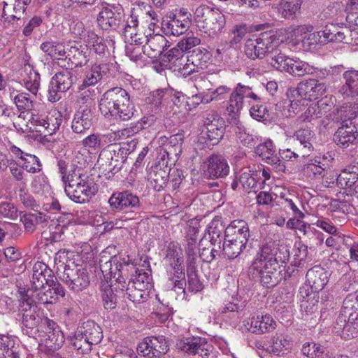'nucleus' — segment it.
<instances>
[{"mask_svg":"<svg viewBox=\"0 0 358 358\" xmlns=\"http://www.w3.org/2000/svg\"><path fill=\"white\" fill-rule=\"evenodd\" d=\"M101 113L108 119L129 121L136 110L129 93L122 87H113L102 95L99 101Z\"/></svg>","mask_w":358,"mask_h":358,"instance_id":"nucleus-1","label":"nucleus"},{"mask_svg":"<svg viewBox=\"0 0 358 358\" xmlns=\"http://www.w3.org/2000/svg\"><path fill=\"white\" fill-rule=\"evenodd\" d=\"M99 266L105 280L111 281L115 292H117L119 289L122 294L126 287V281H130L134 274L138 272L136 265L129 258L126 259L117 256L112 257L104 262L101 260Z\"/></svg>","mask_w":358,"mask_h":358,"instance_id":"nucleus-2","label":"nucleus"},{"mask_svg":"<svg viewBox=\"0 0 358 358\" xmlns=\"http://www.w3.org/2000/svg\"><path fill=\"white\" fill-rule=\"evenodd\" d=\"M31 289L20 288L18 290V312L21 315L22 322L24 328L22 331L29 337H35L39 332V328L43 329V322L45 317H42L37 313L36 300L31 294Z\"/></svg>","mask_w":358,"mask_h":358,"instance_id":"nucleus-3","label":"nucleus"},{"mask_svg":"<svg viewBox=\"0 0 358 358\" xmlns=\"http://www.w3.org/2000/svg\"><path fill=\"white\" fill-rule=\"evenodd\" d=\"M137 145L135 140L122 144H110L102 149L99 155L98 162H105L106 171L118 172L127 159L128 155L133 152Z\"/></svg>","mask_w":358,"mask_h":358,"instance_id":"nucleus-4","label":"nucleus"},{"mask_svg":"<svg viewBox=\"0 0 358 358\" xmlns=\"http://www.w3.org/2000/svg\"><path fill=\"white\" fill-rule=\"evenodd\" d=\"M83 171V169L73 172L70 180L64 184L66 194L70 199L78 203L88 201L96 192L94 182Z\"/></svg>","mask_w":358,"mask_h":358,"instance_id":"nucleus-5","label":"nucleus"},{"mask_svg":"<svg viewBox=\"0 0 358 358\" xmlns=\"http://www.w3.org/2000/svg\"><path fill=\"white\" fill-rule=\"evenodd\" d=\"M327 91V85L317 79H308L300 82L296 88H290L287 91L290 100V108L294 113L298 102L301 100H316L323 96Z\"/></svg>","mask_w":358,"mask_h":358,"instance_id":"nucleus-6","label":"nucleus"},{"mask_svg":"<svg viewBox=\"0 0 358 358\" xmlns=\"http://www.w3.org/2000/svg\"><path fill=\"white\" fill-rule=\"evenodd\" d=\"M196 22L210 36H215L222 31L226 24L225 15L217 8L201 5L194 12Z\"/></svg>","mask_w":358,"mask_h":358,"instance_id":"nucleus-7","label":"nucleus"},{"mask_svg":"<svg viewBox=\"0 0 358 358\" xmlns=\"http://www.w3.org/2000/svg\"><path fill=\"white\" fill-rule=\"evenodd\" d=\"M276 37L271 32H263L259 35H253L245 43V55L250 59L268 57L276 45Z\"/></svg>","mask_w":358,"mask_h":358,"instance_id":"nucleus-8","label":"nucleus"},{"mask_svg":"<svg viewBox=\"0 0 358 358\" xmlns=\"http://www.w3.org/2000/svg\"><path fill=\"white\" fill-rule=\"evenodd\" d=\"M250 98L254 101H259L261 99L253 92L251 87L238 83L230 93L226 111L228 115L227 121L229 124H238V116L243 106L245 99Z\"/></svg>","mask_w":358,"mask_h":358,"instance_id":"nucleus-9","label":"nucleus"},{"mask_svg":"<svg viewBox=\"0 0 358 358\" xmlns=\"http://www.w3.org/2000/svg\"><path fill=\"white\" fill-rule=\"evenodd\" d=\"M60 278L71 290L76 292L87 288L90 283L87 268L78 265L73 267L66 265Z\"/></svg>","mask_w":358,"mask_h":358,"instance_id":"nucleus-10","label":"nucleus"},{"mask_svg":"<svg viewBox=\"0 0 358 358\" xmlns=\"http://www.w3.org/2000/svg\"><path fill=\"white\" fill-rule=\"evenodd\" d=\"M191 14L180 10L166 15L161 22L163 33L166 36H180L185 34L191 25Z\"/></svg>","mask_w":358,"mask_h":358,"instance_id":"nucleus-11","label":"nucleus"},{"mask_svg":"<svg viewBox=\"0 0 358 358\" xmlns=\"http://www.w3.org/2000/svg\"><path fill=\"white\" fill-rule=\"evenodd\" d=\"M76 80L72 71L64 70L52 76L49 84L48 99L55 103L60 100L61 94L68 91Z\"/></svg>","mask_w":358,"mask_h":358,"instance_id":"nucleus-12","label":"nucleus"},{"mask_svg":"<svg viewBox=\"0 0 358 358\" xmlns=\"http://www.w3.org/2000/svg\"><path fill=\"white\" fill-rule=\"evenodd\" d=\"M124 8L120 4H108L99 11L97 23L103 30H116L124 22Z\"/></svg>","mask_w":358,"mask_h":358,"instance_id":"nucleus-13","label":"nucleus"},{"mask_svg":"<svg viewBox=\"0 0 358 358\" xmlns=\"http://www.w3.org/2000/svg\"><path fill=\"white\" fill-rule=\"evenodd\" d=\"M108 203L112 210L117 212H135L141 208L138 196L129 190L113 193Z\"/></svg>","mask_w":358,"mask_h":358,"instance_id":"nucleus-14","label":"nucleus"},{"mask_svg":"<svg viewBox=\"0 0 358 358\" xmlns=\"http://www.w3.org/2000/svg\"><path fill=\"white\" fill-rule=\"evenodd\" d=\"M175 245L172 248L169 246L166 257L170 259H173L170 262L171 270L168 271L169 280L171 282L173 289H178L182 290L183 293L185 292L186 280L185 273L182 264L183 258L176 253Z\"/></svg>","mask_w":358,"mask_h":358,"instance_id":"nucleus-15","label":"nucleus"},{"mask_svg":"<svg viewBox=\"0 0 358 358\" xmlns=\"http://www.w3.org/2000/svg\"><path fill=\"white\" fill-rule=\"evenodd\" d=\"M177 348L189 355H199L208 358L212 350V345L204 338L192 337L179 339L176 342Z\"/></svg>","mask_w":358,"mask_h":358,"instance_id":"nucleus-16","label":"nucleus"},{"mask_svg":"<svg viewBox=\"0 0 358 358\" xmlns=\"http://www.w3.org/2000/svg\"><path fill=\"white\" fill-rule=\"evenodd\" d=\"M45 335L41 341L50 351H55L62 348L64 343V336L59 326L53 320L45 317L43 322Z\"/></svg>","mask_w":358,"mask_h":358,"instance_id":"nucleus-17","label":"nucleus"},{"mask_svg":"<svg viewBox=\"0 0 358 358\" xmlns=\"http://www.w3.org/2000/svg\"><path fill=\"white\" fill-rule=\"evenodd\" d=\"M203 122L206 129L207 139L211 144H217L224 134L223 119L217 113L211 111L203 115Z\"/></svg>","mask_w":358,"mask_h":358,"instance_id":"nucleus-18","label":"nucleus"},{"mask_svg":"<svg viewBox=\"0 0 358 358\" xmlns=\"http://www.w3.org/2000/svg\"><path fill=\"white\" fill-rule=\"evenodd\" d=\"M343 314L338 317V320L345 322V318L348 317V322L343 327V330L349 331L352 327L358 328V294H348L343 301L342 306Z\"/></svg>","mask_w":358,"mask_h":358,"instance_id":"nucleus-19","label":"nucleus"},{"mask_svg":"<svg viewBox=\"0 0 358 358\" xmlns=\"http://www.w3.org/2000/svg\"><path fill=\"white\" fill-rule=\"evenodd\" d=\"M255 153L277 172L284 171L285 166L280 157L275 154L273 143L268 140L259 144L255 148Z\"/></svg>","mask_w":358,"mask_h":358,"instance_id":"nucleus-20","label":"nucleus"},{"mask_svg":"<svg viewBox=\"0 0 358 358\" xmlns=\"http://www.w3.org/2000/svg\"><path fill=\"white\" fill-rule=\"evenodd\" d=\"M205 173L210 178H224L229 173L227 159L221 155L213 154L206 160Z\"/></svg>","mask_w":358,"mask_h":358,"instance_id":"nucleus-21","label":"nucleus"},{"mask_svg":"<svg viewBox=\"0 0 358 358\" xmlns=\"http://www.w3.org/2000/svg\"><path fill=\"white\" fill-rule=\"evenodd\" d=\"M52 271L42 262H36L32 268V275L31 278V294L34 295V291H37L44 287L53 276Z\"/></svg>","mask_w":358,"mask_h":358,"instance_id":"nucleus-22","label":"nucleus"},{"mask_svg":"<svg viewBox=\"0 0 358 358\" xmlns=\"http://www.w3.org/2000/svg\"><path fill=\"white\" fill-rule=\"evenodd\" d=\"M210 59V54L206 49L196 48L189 55H186V62L184 64L183 70L186 71L184 74H190L194 72L195 68L203 69Z\"/></svg>","mask_w":358,"mask_h":358,"instance_id":"nucleus-23","label":"nucleus"},{"mask_svg":"<svg viewBox=\"0 0 358 358\" xmlns=\"http://www.w3.org/2000/svg\"><path fill=\"white\" fill-rule=\"evenodd\" d=\"M110 65L107 63L95 64L91 69L86 71L83 83L79 86V90L94 86L101 79L107 77L110 73Z\"/></svg>","mask_w":358,"mask_h":358,"instance_id":"nucleus-24","label":"nucleus"},{"mask_svg":"<svg viewBox=\"0 0 358 358\" xmlns=\"http://www.w3.org/2000/svg\"><path fill=\"white\" fill-rule=\"evenodd\" d=\"M282 271L273 266L262 265L259 269H252L253 278L259 276L261 283L267 288L275 286L282 279Z\"/></svg>","mask_w":358,"mask_h":358,"instance_id":"nucleus-25","label":"nucleus"},{"mask_svg":"<svg viewBox=\"0 0 358 358\" xmlns=\"http://www.w3.org/2000/svg\"><path fill=\"white\" fill-rule=\"evenodd\" d=\"M357 134V129L354 123L348 124L347 120H342L341 126L334 134V140L341 147L348 148L355 141Z\"/></svg>","mask_w":358,"mask_h":358,"instance_id":"nucleus-26","label":"nucleus"},{"mask_svg":"<svg viewBox=\"0 0 358 358\" xmlns=\"http://www.w3.org/2000/svg\"><path fill=\"white\" fill-rule=\"evenodd\" d=\"M306 282L313 292L322 290L329 281L328 272L320 266L309 269L306 273Z\"/></svg>","mask_w":358,"mask_h":358,"instance_id":"nucleus-27","label":"nucleus"},{"mask_svg":"<svg viewBox=\"0 0 358 358\" xmlns=\"http://www.w3.org/2000/svg\"><path fill=\"white\" fill-rule=\"evenodd\" d=\"M250 236L249 227L247 223L242 220H237L231 222L226 228V234L224 237L232 238V240L244 243L247 245Z\"/></svg>","mask_w":358,"mask_h":358,"instance_id":"nucleus-28","label":"nucleus"},{"mask_svg":"<svg viewBox=\"0 0 358 358\" xmlns=\"http://www.w3.org/2000/svg\"><path fill=\"white\" fill-rule=\"evenodd\" d=\"M358 180V168L356 166L348 167L341 171L336 176V181L324 180L325 186L333 187L335 184L340 188H352Z\"/></svg>","mask_w":358,"mask_h":358,"instance_id":"nucleus-29","label":"nucleus"},{"mask_svg":"<svg viewBox=\"0 0 358 358\" xmlns=\"http://www.w3.org/2000/svg\"><path fill=\"white\" fill-rule=\"evenodd\" d=\"M169 47V43L162 34L150 36L143 46V52L150 58L161 55L164 49Z\"/></svg>","mask_w":358,"mask_h":358,"instance_id":"nucleus-30","label":"nucleus"},{"mask_svg":"<svg viewBox=\"0 0 358 358\" xmlns=\"http://www.w3.org/2000/svg\"><path fill=\"white\" fill-rule=\"evenodd\" d=\"M66 54L69 64L73 68L82 67L89 61V50L86 45L79 43L71 45Z\"/></svg>","mask_w":358,"mask_h":358,"instance_id":"nucleus-31","label":"nucleus"},{"mask_svg":"<svg viewBox=\"0 0 358 358\" xmlns=\"http://www.w3.org/2000/svg\"><path fill=\"white\" fill-rule=\"evenodd\" d=\"M343 77L345 83L340 88L339 92L344 98L358 97V71L350 69L343 73Z\"/></svg>","mask_w":358,"mask_h":358,"instance_id":"nucleus-32","label":"nucleus"},{"mask_svg":"<svg viewBox=\"0 0 358 358\" xmlns=\"http://www.w3.org/2000/svg\"><path fill=\"white\" fill-rule=\"evenodd\" d=\"M85 42L92 46V50L96 54L99 55H104L108 51L109 47L114 48L115 45V41L113 39H105L92 30L87 31Z\"/></svg>","mask_w":358,"mask_h":358,"instance_id":"nucleus-33","label":"nucleus"},{"mask_svg":"<svg viewBox=\"0 0 358 358\" xmlns=\"http://www.w3.org/2000/svg\"><path fill=\"white\" fill-rule=\"evenodd\" d=\"M93 124V115L90 108H85L82 110H78L72 121L71 128L73 132L83 134L88 130Z\"/></svg>","mask_w":358,"mask_h":358,"instance_id":"nucleus-34","label":"nucleus"},{"mask_svg":"<svg viewBox=\"0 0 358 358\" xmlns=\"http://www.w3.org/2000/svg\"><path fill=\"white\" fill-rule=\"evenodd\" d=\"M226 228L222 218L219 216H215L207 227L206 233L209 235L211 244L215 246L217 245L219 249L221 248L223 233L226 234Z\"/></svg>","mask_w":358,"mask_h":358,"instance_id":"nucleus-35","label":"nucleus"},{"mask_svg":"<svg viewBox=\"0 0 358 358\" xmlns=\"http://www.w3.org/2000/svg\"><path fill=\"white\" fill-rule=\"evenodd\" d=\"M77 331L80 333V335L84 336L85 341H88L92 345L98 344L103 338L101 327L94 321L88 320L83 322L78 328Z\"/></svg>","mask_w":358,"mask_h":358,"instance_id":"nucleus-36","label":"nucleus"},{"mask_svg":"<svg viewBox=\"0 0 358 358\" xmlns=\"http://www.w3.org/2000/svg\"><path fill=\"white\" fill-rule=\"evenodd\" d=\"M248 324H250V328H248V329L256 334H262L266 332H270L276 327L275 321L269 315L252 317L250 323L248 322Z\"/></svg>","mask_w":358,"mask_h":358,"instance_id":"nucleus-37","label":"nucleus"},{"mask_svg":"<svg viewBox=\"0 0 358 358\" xmlns=\"http://www.w3.org/2000/svg\"><path fill=\"white\" fill-rule=\"evenodd\" d=\"M294 136L303 145V148L300 152L302 157L310 155V153L314 150L313 143L315 138L314 132L308 128L300 129L294 133Z\"/></svg>","mask_w":358,"mask_h":358,"instance_id":"nucleus-38","label":"nucleus"},{"mask_svg":"<svg viewBox=\"0 0 358 358\" xmlns=\"http://www.w3.org/2000/svg\"><path fill=\"white\" fill-rule=\"evenodd\" d=\"M274 250L271 246L264 245L261 248L259 256L257 257L249 268V272L252 273V269H259L262 265L272 266V261L274 257Z\"/></svg>","mask_w":358,"mask_h":358,"instance_id":"nucleus-39","label":"nucleus"},{"mask_svg":"<svg viewBox=\"0 0 358 358\" xmlns=\"http://www.w3.org/2000/svg\"><path fill=\"white\" fill-rule=\"evenodd\" d=\"M246 245L244 243L224 237V242L221 248L222 252L229 259H234L246 248Z\"/></svg>","mask_w":358,"mask_h":358,"instance_id":"nucleus-40","label":"nucleus"},{"mask_svg":"<svg viewBox=\"0 0 358 358\" xmlns=\"http://www.w3.org/2000/svg\"><path fill=\"white\" fill-rule=\"evenodd\" d=\"M266 60L268 63L275 70L281 72H285L286 68L289 64L288 60H290V57L282 53L276 45L274 47L273 52H271L266 58Z\"/></svg>","mask_w":358,"mask_h":358,"instance_id":"nucleus-41","label":"nucleus"},{"mask_svg":"<svg viewBox=\"0 0 358 358\" xmlns=\"http://www.w3.org/2000/svg\"><path fill=\"white\" fill-rule=\"evenodd\" d=\"M140 283L134 284L131 281H128L124 288V296L134 303H140L143 299L148 296V292L145 287L141 286Z\"/></svg>","mask_w":358,"mask_h":358,"instance_id":"nucleus-42","label":"nucleus"},{"mask_svg":"<svg viewBox=\"0 0 358 358\" xmlns=\"http://www.w3.org/2000/svg\"><path fill=\"white\" fill-rule=\"evenodd\" d=\"M169 173L161 167H156L149 174V180L153 188L159 192L164 189L168 183Z\"/></svg>","mask_w":358,"mask_h":358,"instance_id":"nucleus-43","label":"nucleus"},{"mask_svg":"<svg viewBox=\"0 0 358 358\" xmlns=\"http://www.w3.org/2000/svg\"><path fill=\"white\" fill-rule=\"evenodd\" d=\"M288 62L289 64L285 72L293 76L301 77L307 74L313 73V68L303 61L294 60L290 58V60H288Z\"/></svg>","mask_w":358,"mask_h":358,"instance_id":"nucleus-44","label":"nucleus"},{"mask_svg":"<svg viewBox=\"0 0 358 358\" xmlns=\"http://www.w3.org/2000/svg\"><path fill=\"white\" fill-rule=\"evenodd\" d=\"M184 136L182 134L171 135L165 145V151L169 157H178L182 150Z\"/></svg>","mask_w":358,"mask_h":358,"instance_id":"nucleus-45","label":"nucleus"},{"mask_svg":"<svg viewBox=\"0 0 358 358\" xmlns=\"http://www.w3.org/2000/svg\"><path fill=\"white\" fill-rule=\"evenodd\" d=\"M231 124L234 125L236 127V129L235 130V132L241 143L249 148H253L258 143V137L248 132L245 127L241 122L239 118L238 124Z\"/></svg>","mask_w":358,"mask_h":358,"instance_id":"nucleus-46","label":"nucleus"},{"mask_svg":"<svg viewBox=\"0 0 358 358\" xmlns=\"http://www.w3.org/2000/svg\"><path fill=\"white\" fill-rule=\"evenodd\" d=\"M271 345L267 350L273 355L279 356L284 354V351L290 348L289 341L281 334H275L271 340Z\"/></svg>","mask_w":358,"mask_h":358,"instance_id":"nucleus-47","label":"nucleus"},{"mask_svg":"<svg viewBox=\"0 0 358 358\" xmlns=\"http://www.w3.org/2000/svg\"><path fill=\"white\" fill-rule=\"evenodd\" d=\"M40 48L52 59L58 57H64L66 54L64 45L57 41H45L41 44Z\"/></svg>","mask_w":358,"mask_h":358,"instance_id":"nucleus-48","label":"nucleus"},{"mask_svg":"<svg viewBox=\"0 0 358 358\" xmlns=\"http://www.w3.org/2000/svg\"><path fill=\"white\" fill-rule=\"evenodd\" d=\"M188 278V290L191 292H198L203 289V284L199 279L196 268L194 264L189 263L187 268Z\"/></svg>","mask_w":358,"mask_h":358,"instance_id":"nucleus-49","label":"nucleus"},{"mask_svg":"<svg viewBox=\"0 0 358 358\" xmlns=\"http://www.w3.org/2000/svg\"><path fill=\"white\" fill-rule=\"evenodd\" d=\"M82 145L90 152H97L100 150H102L104 145L103 136L99 134H92L82 141Z\"/></svg>","mask_w":358,"mask_h":358,"instance_id":"nucleus-50","label":"nucleus"},{"mask_svg":"<svg viewBox=\"0 0 358 358\" xmlns=\"http://www.w3.org/2000/svg\"><path fill=\"white\" fill-rule=\"evenodd\" d=\"M150 348L152 353L159 357L165 355L169 350V344L163 336L149 337Z\"/></svg>","mask_w":358,"mask_h":358,"instance_id":"nucleus-51","label":"nucleus"},{"mask_svg":"<svg viewBox=\"0 0 358 358\" xmlns=\"http://www.w3.org/2000/svg\"><path fill=\"white\" fill-rule=\"evenodd\" d=\"M117 297H124V293H120L119 291L117 292H115L111 283L110 287L105 289L102 294V299L105 308H115Z\"/></svg>","mask_w":358,"mask_h":358,"instance_id":"nucleus-52","label":"nucleus"},{"mask_svg":"<svg viewBox=\"0 0 358 358\" xmlns=\"http://www.w3.org/2000/svg\"><path fill=\"white\" fill-rule=\"evenodd\" d=\"M164 57L166 58L165 62H169L174 64L176 66H183L186 62V56L183 50L180 47L177 45L164 55Z\"/></svg>","mask_w":358,"mask_h":358,"instance_id":"nucleus-53","label":"nucleus"},{"mask_svg":"<svg viewBox=\"0 0 358 358\" xmlns=\"http://www.w3.org/2000/svg\"><path fill=\"white\" fill-rule=\"evenodd\" d=\"M0 20L6 29L16 31L22 26V20L17 14H9L5 9L2 12Z\"/></svg>","mask_w":358,"mask_h":358,"instance_id":"nucleus-54","label":"nucleus"},{"mask_svg":"<svg viewBox=\"0 0 358 358\" xmlns=\"http://www.w3.org/2000/svg\"><path fill=\"white\" fill-rule=\"evenodd\" d=\"M62 115L59 111L54 110L46 116L45 133L52 135L59 129L62 122Z\"/></svg>","mask_w":358,"mask_h":358,"instance_id":"nucleus-55","label":"nucleus"},{"mask_svg":"<svg viewBox=\"0 0 358 358\" xmlns=\"http://www.w3.org/2000/svg\"><path fill=\"white\" fill-rule=\"evenodd\" d=\"M57 167L64 185L70 180V177L73 172H76L78 170H83L80 166H77L74 163H71V165L69 166V163L63 159L57 161Z\"/></svg>","mask_w":358,"mask_h":358,"instance_id":"nucleus-56","label":"nucleus"},{"mask_svg":"<svg viewBox=\"0 0 358 358\" xmlns=\"http://www.w3.org/2000/svg\"><path fill=\"white\" fill-rule=\"evenodd\" d=\"M0 217L15 220L18 217V210L13 203L2 201L0 203Z\"/></svg>","mask_w":358,"mask_h":358,"instance_id":"nucleus-57","label":"nucleus"},{"mask_svg":"<svg viewBox=\"0 0 358 358\" xmlns=\"http://www.w3.org/2000/svg\"><path fill=\"white\" fill-rule=\"evenodd\" d=\"M71 343L75 349L80 354H86L92 350V344H90L88 341H85L84 336L80 335L78 331H76L74 338L71 339Z\"/></svg>","mask_w":358,"mask_h":358,"instance_id":"nucleus-58","label":"nucleus"},{"mask_svg":"<svg viewBox=\"0 0 358 358\" xmlns=\"http://www.w3.org/2000/svg\"><path fill=\"white\" fill-rule=\"evenodd\" d=\"M329 168H327V165L322 164V166L315 164H306L304 171L310 178L316 179L324 178L327 174Z\"/></svg>","mask_w":358,"mask_h":358,"instance_id":"nucleus-59","label":"nucleus"},{"mask_svg":"<svg viewBox=\"0 0 358 358\" xmlns=\"http://www.w3.org/2000/svg\"><path fill=\"white\" fill-rule=\"evenodd\" d=\"M22 168L29 173H36L41 170V164L39 159L33 155L25 154Z\"/></svg>","mask_w":358,"mask_h":358,"instance_id":"nucleus-60","label":"nucleus"},{"mask_svg":"<svg viewBox=\"0 0 358 358\" xmlns=\"http://www.w3.org/2000/svg\"><path fill=\"white\" fill-rule=\"evenodd\" d=\"M334 36H331V42H339L350 44L352 42V31L347 27H340Z\"/></svg>","mask_w":358,"mask_h":358,"instance_id":"nucleus-61","label":"nucleus"},{"mask_svg":"<svg viewBox=\"0 0 358 358\" xmlns=\"http://www.w3.org/2000/svg\"><path fill=\"white\" fill-rule=\"evenodd\" d=\"M239 182L245 191L254 189L257 183L254 172L250 170L244 171L240 176Z\"/></svg>","mask_w":358,"mask_h":358,"instance_id":"nucleus-62","label":"nucleus"},{"mask_svg":"<svg viewBox=\"0 0 358 358\" xmlns=\"http://www.w3.org/2000/svg\"><path fill=\"white\" fill-rule=\"evenodd\" d=\"M340 113L343 120H347L348 124L354 123L355 124V122H353V120L358 114V103L343 106L341 108Z\"/></svg>","mask_w":358,"mask_h":358,"instance_id":"nucleus-63","label":"nucleus"},{"mask_svg":"<svg viewBox=\"0 0 358 358\" xmlns=\"http://www.w3.org/2000/svg\"><path fill=\"white\" fill-rule=\"evenodd\" d=\"M20 221L23 223L25 230L29 233H32L38 224V215L36 213H24L20 215Z\"/></svg>","mask_w":358,"mask_h":358,"instance_id":"nucleus-64","label":"nucleus"}]
</instances>
